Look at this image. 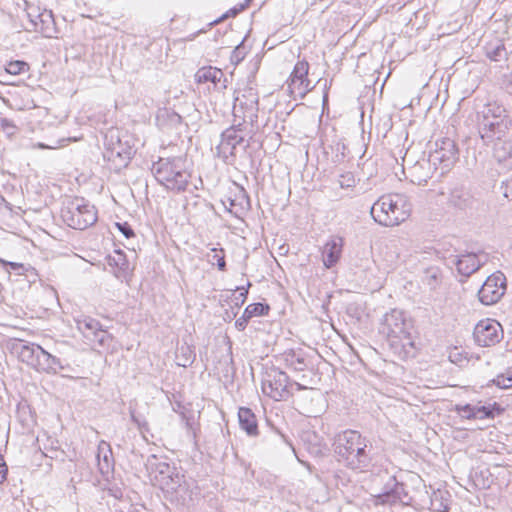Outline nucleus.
<instances>
[{"instance_id":"bf43d9fd","label":"nucleus","mask_w":512,"mask_h":512,"mask_svg":"<svg viewBox=\"0 0 512 512\" xmlns=\"http://www.w3.org/2000/svg\"><path fill=\"white\" fill-rule=\"evenodd\" d=\"M170 117L173 122L179 123L181 121V116L175 112H172Z\"/></svg>"},{"instance_id":"09e8293b","label":"nucleus","mask_w":512,"mask_h":512,"mask_svg":"<svg viewBox=\"0 0 512 512\" xmlns=\"http://www.w3.org/2000/svg\"><path fill=\"white\" fill-rule=\"evenodd\" d=\"M234 195H235L234 198H230V197L228 198L231 206H234L235 201H237V200H245L247 202V204H249V202H250L249 194L242 193V194H234Z\"/></svg>"},{"instance_id":"4468645a","label":"nucleus","mask_w":512,"mask_h":512,"mask_svg":"<svg viewBox=\"0 0 512 512\" xmlns=\"http://www.w3.org/2000/svg\"><path fill=\"white\" fill-rule=\"evenodd\" d=\"M505 291L506 277L502 272L497 271L488 276L478 290V299L486 306L493 305L503 297Z\"/></svg>"},{"instance_id":"20e7f679","label":"nucleus","mask_w":512,"mask_h":512,"mask_svg":"<svg viewBox=\"0 0 512 512\" xmlns=\"http://www.w3.org/2000/svg\"><path fill=\"white\" fill-rule=\"evenodd\" d=\"M511 127L512 118L500 104L489 103L478 113V131L485 144L501 140Z\"/></svg>"},{"instance_id":"e433bc0d","label":"nucleus","mask_w":512,"mask_h":512,"mask_svg":"<svg viewBox=\"0 0 512 512\" xmlns=\"http://www.w3.org/2000/svg\"><path fill=\"white\" fill-rule=\"evenodd\" d=\"M338 183L341 189L353 188L356 184V178L352 172H345L339 175Z\"/></svg>"},{"instance_id":"6e6552de","label":"nucleus","mask_w":512,"mask_h":512,"mask_svg":"<svg viewBox=\"0 0 512 512\" xmlns=\"http://www.w3.org/2000/svg\"><path fill=\"white\" fill-rule=\"evenodd\" d=\"M250 146L249 140L245 139L242 123L232 125L221 133L220 143L216 146V156L227 165L236 163L238 150L246 151Z\"/></svg>"},{"instance_id":"7c9ffc66","label":"nucleus","mask_w":512,"mask_h":512,"mask_svg":"<svg viewBox=\"0 0 512 512\" xmlns=\"http://www.w3.org/2000/svg\"><path fill=\"white\" fill-rule=\"evenodd\" d=\"M176 358L179 366L188 367L194 362L195 354L189 346H181L176 353Z\"/></svg>"},{"instance_id":"a211bd4d","label":"nucleus","mask_w":512,"mask_h":512,"mask_svg":"<svg viewBox=\"0 0 512 512\" xmlns=\"http://www.w3.org/2000/svg\"><path fill=\"white\" fill-rule=\"evenodd\" d=\"M488 260V255L482 251L468 252L457 256L453 263L457 267L459 274L465 277L471 276L473 273L478 271Z\"/></svg>"},{"instance_id":"c03bdc74","label":"nucleus","mask_w":512,"mask_h":512,"mask_svg":"<svg viewBox=\"0 0 512 512\" xmlns=\"http://www.w3.org/2000/svg\"><path fill=\"white\" fill-rule=\"evenodd\" d=\"M0 263L3 264L4 266H9L10 269L16 271L18 274H22V272L24 271V265L21 263L8 262L2 259H0Z\"/></svg>"},{"instance_id":"9b49d317","label":"nucleus","mask_w":512,"mask_h":512,"mask_svg":"<svg viewBox=\"0 0 512 512\" xmlns=\"http://www.w3.org/2000/svg\"><path fill=\"white\" fill-rule=\"evenodd\" d=\"M259 95L252 82L236 92L234 99V116L249 122L251 125L257 121L259 110Z\"/></svg>"},{"instance_id":"a878e982","label":"nucleus","mask_w":512,"mask_h":512,"mask_svg":"<svg viewBox=\"0 0 512 512\" xmlns=\"http://www.w3.org/2000/svg\"><path fill=\"white\" fill-rule=\"evenodd\" d=\"M224 77V73L221 69L215 67H203L197 71L195 74L196 81L198 83H207L211 82L216 87L221 82Z\"/></svg>"},{"instance_id":"5fc2aeb1","label":"nucleus","mask_w":512,"mask_h":512,"mask_svg":"<svg viewBox=\"0 0 512 512\" xmlns=\"http://www.w3.org/2000/svg\"><path fill=\"white\" fill-rule=\"evenodd\" d=\"M11 210L10 203L5 200L3 194H0V212Z\"/></svg>"},{"instance_id":"49530a36","label":"nucleus","mask_w":512,"mask_h":512,"mask_svg":"<svg viewBox=\"0 0 512 512\" xmlns=\"http://www.w3.org/2000/svg\"><path fill=\"white\" fill-rule=\"evenodd\" d=\"M497 176V171L495 170H491L488 172V178L491 182H493V184H491L490 182L489 183H485L484 182V186L482 187L484 190H488V189H495L496 185H495V177Z\"/></svg>"},{"instance_id":"8fccbe9b","label":"nucleus","mask_w":512,"mask_h":512,"mask_svg":"<svg viewBox=\"0 0 512 512\" xmlns=\"http://www.w3.org/2000/svg\"><path fill=\"white\" fill-rule=\"evenodd\" d=\"M491 382L498 386L499 388H502V389H507L506 387V382H505V375L504 374H500L498 375L496 378H494L493 380H491Z\"/></svg>"},{"instance_id":"7ed1b4c3","label":"nucleus","mask_w":512,"mask_h":512,"mask_svg":"<svg viewBox=\"0 0 512 512\" xmlns=\"http://www.w3.org/2000/svg\"><path fill=\"white\" fill-rule=\"evenodd\" d=\"M12 352L22 363L37 372L55 375L68 366L64 365L60 358L35 343L18 340L12 345Z\"/></svg>"},{"instance_id":"72a5a7b5","label":"nucleus","mask_w":512,"mask_h":512,"mask_svg":"<svg viewBox=\"0 0 512 512\" xmlns=\"http://www.w3.org/2000/svg\"><path fill=\"white\" fill-rule=\"evenodd\" d=\"M333 156H332V162L335 164H341L345 161L347 156V147L346 145L338 141L335 144H333L331 147Z\"/></svg>"},{"instance_id":"5701e85b","label":"nucleus","mask_w":512,"mask_h":512,"mask_svg":"<svg viewBox=\"0 0 512 512\" xmlns=\"http://www.w3.org/2000/svg\"><path fill=\"white\" fill-rule=\"evenodd\" d=\"M98 467L102 475H107L113 470L114 459L110 445L102 440L98 445Z\"/></svg>"},{"instance_id":"9d476101","label":"nucleus","mask_w":512,"mask_h":512,"mask_svg":"<svg viewBox=\"0 0 512 512\" xmlns=\"http://www.w3.org/2000/svg\"><path fill=\"white\" fill-rule=\"evenodd\" d=\"M149 463L154 473V480L159 487L167 492H176L181 486L182 476L175 464L167 458H158L156 455H151Z\"/></svg>"},{"instance_id":"412c9836","label":"nucleus","mask_w":512,"mask_h":512,"mask_svg":"<svg viewBox=\"0 0 512 512\" xmlns=\"http://www.w3.org/2000/svg\"><path fill=\"white\" fill-rule=\"evenodd\" d=\"M493 156L505 170H512V140H499L495 143Z\"/></svg>"},{"instance_id":"1a4fd4ad","label":"nucleus","mask_w":512,"mask_h":512,"mask_svg":"<svg viewBox=\"0 0 512 512\" xmlns=\"http://www.w3.org/2000/svg\"><path fill=\"white\" fill-rule=\"evenodd\" d=\"M177 164H173L169 159L161 158L153 163L151 171L156 181H158L166 190L181 192L189 188L188 178L185 171L176 170Z\"/></svg>"},{"instance_id":"f03ea898","label":"nucleus","mask_w":512,"mask_h":512,"mask_svg":"<svg viewBox=\"0 0 512 512\" xmlns=\"http://www.w3.org/2000/svg\"><path fill=\"white\" fill-rule=\"evenodd\" d=\"M333 447L337 461L351 470L365 472L373 466L372 443L359 431L348 429L339 433Z\"/></svg>"},{"instance_id":"f3484780","label":"nucleus","mask_w":512,"mask_h":512,"mask_svg":"<svg viewBox=\"0 0 512 512\" xmlns=\"http://www.w3.org/2000/svg\"><path fill=\"white\" fill-rule=\"evenodd\" d=\"M309 72V64L306 60L298 61L290 75L288 88L292 94L303 98L313 87L307 78Z\"/></svg>"},{"instance_id":"a19ab883","label":"nucleus","mask_w":512,"mask_h":512,"mask_svg":"<svg viewBox=\"0 0 512 512\" xmlns=\"http://www.w3.org/2000/svg\"><path fill=\"white\" fill-rule=\"evenodd\" d=\"M476 419H492L490 408L487 405L476 406Z\"/></svg>"},{"instance_id":"13d9d810","label":"nucleus","mask_w":512,"mask_h":512,"mask_svg":"<svg viewBox=\"0 0 512 512\" xmlns=\"http://www.w3.org/2000/svg\"><path fill=\"white\" fill-rule=\"evenodd\" d=\"M251 0H245L243 3L239 4V9L244 11L250 5Z\"/></svg>"},{"instance_id":"dca6fc26","label":"nucleus","mask_w":512,"mask_h":512,"mask_svg":"<svg viewBox=\"0 0 512 512\" xmlns=\"http://www.w3.org/2000/svg\"><path fill=\"white\" fill-rule=\"evenodd\" d=\"M375 498V503L382 505L407 504L411 500L404 483L398 482L395 476L389 478L383 487V491L376 495Z\"/></svg>"},{"instance_id":"f257e3e1","label":"nucleus","mask_w":512,"mask_h":512,"mask_svg":"<svg viewBox=\"0 0 512 512\" xmlns=\"http://www.w3.org/2000/svg\"><path fill=\"white\" fill-rule=\"evenodd\" d=\"M413 329V321L404 311L392 309L383 316L379 332L385 336L393 354L401 360H406L417 354Z\"/></svg>"},{"instance_id":"680f3d73","label":"nucleus","mask_w":512,"mask_h":512,"mask_svg":"<svg viewBox=\"0 0 512 512\" xmlns=\"http://www.w3.org/2000/svg\"><path fill=\"white\" fill-rule=\"evenodd\" d=\"M226 81H227V80H226V79H224V82H223V84H222V86H221L220 88H223V89H225V88H226V84H225V82H226Z\"/></svg>"},{"instance_id":"423d86ee","label":"nucleus","mask_w":512,"mask_h":512,"mask_svg":"<svg viewBox=\"0 0 512 512\" xmlns=\"http://www.w3.org/2000/svg\"><path fill=\"white\" fill-rule=\"evenodd\" d=\"M401 194H383L371 207L373 219L384 226L400 224L408 217L409 210L403 203Z\"/></svg>"},{"instance_id":"39448f33","label":"nucleus","mask_w":512,"mask_h":512,"mask_svg":"<svg viewBox=\"0 0 512 512\" xmlns=\"http://www.w3.org/2000/svg\"><path fill=\"white\" fill-rule=\"evenodd\" d=\"M61 217L71 228L84 230L97 221V210L83 197L65 195L62 202Z\"/></svg>"},{"instance_id":"6ab92c4d","label":"nucleus","mask_w":512,"mask_h":512,"mask_svg":"<svg viewBox=\"0 0 512 512\" xmlns=\"http://www.w3.org/2000/svg\"><path fill=\"white\" fill-rule=\"evenodd\" d=\"M343 239L341 237H332L323 247V264L326 268H332L339 261L342 254Z\"/></svg>"},{"instance_id":"052dcab7","label":"nucleus","mask_w":512,"mask_h":512,"mask_svg":"<svg viewBox=\"0 0 512 512\" xmlns=\"http://www.w3.org/2000/svg\"><path fill=\"white\" fill-rule=\"evenodd\" d=\"M141 183H143V184H144V186H145V190H147V188H148V184H147L146 180L141 181Z\"/></svg>"},{"instance_id":"f704fd0d","label":"nucleus","mask_w":512,"mask_h":512,"mask_svg":"<svg viewBox=\"0 0 512 512\" xmlns=\"http://www.w3.org/2000/svg\"><path fill=\"white\" fill-rule=\"evenodd\" d=\"M5 70L11 75H20L29 70V65L22 60L11 61L7 64Z\"/></svg>"},{"instance_id":"473e14b6","label":"nucleus","mask_w":512,"mask_h":512,"mask_svg":"<svg viewBox=\"0 0 512 512\" xmlns=\"http://www.w3.org/2000/svg\"><path fill=\"white\" fill-rule=\"evenodd\" d=\"M485 54L491 61H501L506 57V48L503 43H498L496 46H487L485 48Z\"/></svg>"},{"instance_id":"e2e57ef3","label":"nucleus","mask_w":512,"mask_h":512,"mask_svg":"<svg viewBox=\"0 0 512 512\" xmlns=\"http://www.w3.org/2000/svg\"><path fill=\"white\" fill-rule=\"evenodd\" d=\"M505 198H508L509 194L508 193H505L503 194Z\"/></svg>"},{"instance_id":"4d7b16f0","label":"nucleus","mask_w":512,"mask_h":512,"mask_svg":"<svg viewBox=\"0 0 512 512\" xmlns=\"http://www.w3.org/2000/svg\"><path fill=\"white\" fill-rule=\"evenodd\" d=\"M293 386H295L296 390H298V391L307 389L306 386H304V385H302V384H300L298 382H290L289 388L291 389Z\"/></svg>"},{"instance_id":"6e6d98bb","label":"nucleus","mask_w":512,"mask_h":512,"mask_svg":"<svg viewBox=\"0 0 512 512\" xmlns=\"http://www.w3.org/2000/svg\"><path fill=\"white\" fill-rule=\"evenodd\" d=\"M504 375H505V382H506L507 389L511 388L512 387V371H507V373Z\"/></svg>"},{"instance_id":"4be33fe9","label":"nucleus","mask_w":512,"mask_h":512,"mask_svg":"<svg viewBox=\"0 0 512 512\" xmlns=\"http://www.w3.org/2000/svg\"><path fill=\"white\" fill-rule=\"evenodd\" d=\"M238 422L240 428L250 437L259 434L256 415L248 407H240L238 410Z\"/></svg>"},{"instance_id":"58836bf2","label":"nucleus","mask_w":512,"mask_h":512,"mask_svg":"<svg viewBox=\"0 0 512 512\" xmlns=\"http://www.w3.org/2000/svg\"><path fill=\"white\" fill-rule=\"evenodd\" d=\"M90 339L98 342L99 345L104 346L108 340L111 339V335L101 327L99 331L95 332V334L90 337Z\"/></svg>"},{"instance_id":"c85d7f7f","label":"nucleus","mask_w":512,"mask_h":512,"mask_svg":"<svg viewBox=\"0 0 512 512\" xmlns=\"http://www.w3.org/2000/svg\"><path fill=\"white\" fill-rule=\"evenodd\" d=\"M239 9V5L237 6H234L233 8L229 9L227 12H225L222 16H220L219 18H217L216 20L210 22L207 24L206 28H202L200 29L199 31L189 35L187 37V40H194L195 37L201 33H204L207 31V29H210L212 26L222 22L223 20L227 19V18H230V17H236L240 12H242V10H238Z\"/></svg>"},{"instance_id":"ea45409f","label":"nucleus","mask_w":512,"mask_h":512,"mask_svg":"<svg viewBox=\"0 0 512 512\" xmlns=\"http://www.w3.org/2000/svg\"><path fill=\"white\" fill-rule=\"evenodd\" d=\"M115 226L119 230V232H121L122 235L127 239H130L135 236L134 230L132 229L128 222H116Z\"/></svg>"},{"instance_id":"bb28decb","label":"nucleus","mask_w":512,"mask_h":512,"mask_svg":"<svg viewBox=\"0 0 512 512\" xmlns=\"http://www.w3.org/2000/svg\"><path fill=\"white\" fill-rule=\"evenodd\" d=\"M442 273L438 267L426 268L423 272L422 281L428 285L430 289H436L441 283Z\"/></svg>"},{"instance_id":"c9c22d12","label":"nucleus","mask_w":512,"mask_h":512,"mask_svg":"<svg viewBox=\"0 0 512 512\" xmlns=\"http://www.w3.org/2000/svg\"><path fill=\"white\" fill-rule=\"evenodd\" d=\"M27 10V17L29 18L30 24L32 26L31 29H28L29 31H37L38 30V21L37 14H40V9L38 7H34L33 5H30L27 1L24 2Z\"/></svg>"},{"instance_id":"3c124183","label":"nucleus","mask_w":512,"mask_h":512,"mask_svg":"<svg viewBox=\"0 0 512 512\" xmlns=\"http://www.w3.org/2000/svg\"><path fill=\"white\" fill-rule=\"evenodd\" d=\"M500 189H503L504 192H512V175L501 181Z\"/></svg>"},{"instance_id":"37998d69","label":"nucleus","mask_w":512,"mask_h":512,"mask_svg":"<svg viewBox=\"0 0 512 512\" xmlns=\"http://www.w3.org/2000/svg\"><path fill=\"white\" fill-rule=\"evenodd\" d=\"M8 475V466L3 458V456L0 454V484L4 483L7 479Z\"/></svg>"},{"instance_id":"79ce46f5","label":"nucleus","mask_w":512,"mask_h":512,"mask_svg":"<svg viewBox=\"0 0 512 512\" xmlns=\"http://www.w3.org/2000/svg\"><path fill=\"white\" fill-rule=\"evenodd\" d=\"M236 290L239 291V294L235 296V305L241 306L247 299L248 290L245 289L244 287H237Z\"/></svg>"},{"instance_id":"a18cd8bd","label":"nucleus","mask_w":512,"mask_h":512,"mask_svg":"<svg viewBox=\"0 0 512 512\" xmlns=\"http://www.w3.org/2000/svg\"><path fill=\"white\" fill-rule=\"evenodd\" d=\"M487 407L490 408V413L492 414V419L497 416L501 415L504 412V408L498 404L497 402H494L492 404H488Z\"/></svg>"},{"instance_id":"f8f14e48","label":"nucleus","mask_w":512,"mask_h":512,"mask_svg":"<svg viewBox=\"0 0 512 512\" xmlns=\"http://www.w3.org/2000/svg\"><path fill=\"white\" fill-rule=\"evenodd\" d=\"M261 384L263 393L275 401H286L293 395L289 376L279 368L266 371Z\"/></svg>"},{"instance_id":"603ef678","label":"nucleus","mask_w":512,"mask_h":512,"mask_svg":"<svg viewBox=\"0 0 512 512\" xmlns=\"http://www.w3.org/2000/svg\"><path fill=\"white\" fill-rule=\"evenodd\" d=\"M214 259L216 260V265L220 271H225L226 262L224 256L214 255Z\"/></svg>"},{"instance_id":"b1692460","label":"nucleus","mask_w":512,"mask_h":512,"mask_svg":"<svg viewBox=\"0 0 512 512\" xmlns=\"http://www.w3.org/2000/svg\"><path fill=\"white\" fill-rule=\"evenodd\" d=\"M37 18L39 19V25L36 32H40L43 37L46 38L56 37L58 30L53 12L51 10L44 9L40 14H37Z\"/></svg>"},{"instance_id":"2f4dec72","label":"nucleus","mask_w":512,"mask_h":512,"mask_svg":"<svg viewBox=\"0 0 512 512\" xmlns=\"http://www.w3.org/2000/svg\"><path fill=\"white\" fill-rule=\"evenodd\" d=\"M108 264L117 267L120 271L126 272L129 269V262L121 250H116L114 256H109Z\"/></svg>"},{"instance_id":"4c0bfd02","label":"nucleus","mask_w":512,"mask_h":512,"mask_svg":"<svg viewBox=\"0 0 512 512\" xmlns=\"http://www.w3.org/2000/svg\"><path fill=\"white\" fill-rule=\"evenodd\" d=\"M455 411L466 419H476V406L471 404L456 405Z\"/></svg>"},{"instance_id":"393cba45","label":"nucleus","mask_w":512,"mask_h":512,"mask_svg":"<svg viewBox=\"0 0 512 512\" xmlns=\"http://www.w3.org/2000/svg\"><path fill=\"white\" fill-rule=\"evenodd\" d=\"M283 359L287 367L295 371H305L307 368V362L305 353L302 349L293 350L290 349L283 354Z\"/></svg>"},{"instance_id":"ddd939ff","label":"nucleus","mask_w":512,"mask_h":512,"mask_svg":"<svg viewBox=\"0 0 512 512\" xmlns=\"http://www.w3.org/2000/svg\"><path fill=\"white\" fill-rule=\"evenodd\" d=\"M436 148L429 155V162L441 166V173L448 171L459 159V149L454 140L443 138L436 141Z\"/></svg>"},{"instance_id":"cd10ccee","label":"nucleus","mask_w":512,"mask_h":512,"mask_svg":"<svg viewBox=\"0 0 512 512\" xmlns=\"http://www.w3.org/2000/svg\"><path fill=\"white\" fill-rule=\"evenodd\" d=\"M129 414L131 421L137 426L139 432L146 438V435L150 433V426L146 417L137 412L131 405L129 407Z\"/></svg>"},{"instance_id":"2eb2a0df","label":"nucleus","mask_w":512,"mask_h":512,"mask_svg":"<svg viewBox=\"0 0 512 512\" xmlns=\"http://www.w3.org/2000/svg\"><path fill=\"white\" fill-rule=\"evenodd\" d=\"M473 336L479 346L490 347L500 342L503 329L496 320L485 319L476 324Z\"/></svg>"},{"instance_id":"0eeeda50","label":"nucleus","mask_w":512,"mask_h":512,"mask_svg":"<svg viewBox=\"0 0 512 512\" xmlns=\"http://www.w3.org/2000/svg\"><path fill=\"white\" fill-rule=\"evenodd\" d=\"M104 160L108 163L110 170L119 172L127 167L135 153L133 146L128 140L123 141L117 130H111L105 135Z\"/></svg>"},{"instance_id":"aec40b11","label":"nucleus","mask_w":512,"mask_h":512,"mask_svg":"<svg viewBox=\"0 0 512 512\" xmlns=\"http://www.w3.org/2000/svg\"><path fill=\"white\" fill-rule=\"evenodd\" d=\"M269 311L270 306L266 303L257 302L249 304L245 308L243 315L235 321V327L237 330L243 331L251 318L268 315Z\"/></svg>"},{"instance_id":"864d4df0","label":"nucleus","mask_w":512,"mask_h":512,"mask_svg":"<svg viewBox=\"0 0 512 512\" xmlns=\"http://www.w3.org/2000/svg\"><path fill=\"white\" fill-rule=\"evenodd\" d=\"M240 46L241 45H238L234 50H233V53H232V61H235L236 63H238L239 61H241L243 59V56L241 55V52H240Z\"/></svg>"},{"instance_id":"de8ad7c7","label":"nucleus","mask_w":512,"mask_h":512,"mask_svg":"<svg viewBox=\"0 0 512 512\" xmlns=\"http://www.w3.org/2000/svg\"><path fill=\"white\" fill-rule=\"evenodd\" d=\"M0 125L3 129L7 130L8 133H14L16 126L13 124V122L7 118H2L0 120Z\"/></svg>"},{"instance_id":"c756f323","label":"nucleus","mask_w":512,"mask_h":512,"mask_svg":"<svg viewBox=\"0 0 512 512\" xmlns=\"http://www.w3.org/2000/svg\"><path fill=\"white\" fill-rule=\"evenodd\" d=\"M78 327L87 338H90L95 334V332L100 330L102 325L98 320L87 317L78 321Z\"/></svg>"}]
</instances>
